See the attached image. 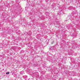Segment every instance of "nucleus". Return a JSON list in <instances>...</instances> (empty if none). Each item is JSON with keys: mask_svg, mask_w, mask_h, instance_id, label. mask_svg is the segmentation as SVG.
<instances>
[{"mask_svg": "<svg viewBox=\"0 0 80 80\" xmlns=\"http://www.w3.org/2000/svg\"><path fill=\"white\" fill-rule=\"evenodd\" d=\"M9 73H10L9 72H8L6 73V74L7 75V74H9Z\"/></svg>", "mask_w": 80, "mask_h": 80, "instance_id": "1", "label": "nucleus"}]
</instances>
